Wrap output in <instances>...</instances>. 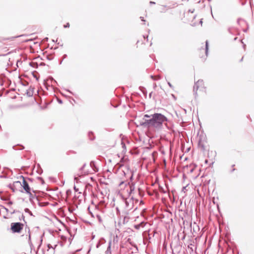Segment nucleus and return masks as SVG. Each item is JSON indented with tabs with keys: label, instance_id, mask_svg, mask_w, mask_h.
<instances>
[{
	"label": "nucleus",
	"instance_id": "nucleus-4",
	"mask_svg": "<svg viewBox=\"0 0 254 254\" xmlns=\"http://www.w3.org/2000/svg\"><path fill=\"white\" fill-rule=\"evenodd\" d=\"M24 225L21 222H12L10 224V230L13 233H20Z\"/></svg>",
	"mask_w": 254,
	"mask_h": 254
},
{
	"label": "nucleus",
	"instance_id": "nucleus-5",
	"mask_svg": "<svg viewBox=\"0 0 254 254\" xmlns=\"http://www.w3.org/2000/svg\"><path fill=\"white\" fill-rule=\"evenodd\" d=\"M208 42L207 41L205 42V49H203L202 50V53H204V55L201 56V58H204V59H206V58L207 56V53H208Z\"/></svg>",
	"mask_w": 254,
	"mask_h": 254
},
{
	"label": "nucleus",
	"instance_id": "nucleus-15",
	"mask_svg": "<svg viewBox=\"0 0 254 254\" xmlns=\"http://www.w3.org/2000/svg\"><path fill=\"white\" fill-rule=\"evenodd\" d=\"M126 203L127 205V201H126Z\"/></svg>",
	"mask_w": 254,
	"mask_h": 254
},
{
	"label": "nucleus",
	"instance_id": "nucleus-13",
	"mask_svg": "<svg viewBox=\"0 0 254 254\" xmlns=\"http://www.w3.org/2000/svg\"><path fill=\"white\" fill-rule=\"evenodd\" d=\"M95 214H96V216L98 217V214L95 213Z\"/></svg>",
	"mask_w": 254,
	"mask_h": 254
},
{
	"label": "nucleus",
	"instance_id": "nucleus-8",
	"mask_svg": "<svg viewBox=\"0 0 254 254\" xmlns=\"http://www.w3.org/2000/svg\"><path fill=\"white\" fill-rule=\"evenodd\" d=\"M165 8H166V7H165V6H162L161 7V12H163V11H164Z\"/></svg>",
	"mask_w": 254,
	"mask_h": 254
},
{
	"label": "nucleus",
	"instance_id": "nucleus-2",
	"mask_svg": "<svg viewBox=\"0 0 254 254\" xmlns=\"http://www.w3.org/2000/svg\"><path fill=\"white\" fill-rule=\"evenodd\" d=\"M193 90L196 94L206 92V87L202 80H198L194 84Z\"/></svg>",
	"mask_w": 254,
	"mask_h": 254
},
{
	"label": "nucleus",
	"instance_id": "nucleus-10",
	"mask_svg": "<svg viewBox=\"0 0 254 254\" xmlns=\"http://www.w3.org/2000/svg\"><path fill=\"white\" fill-rule=\"evenodd\" d=\"M90 207H88V210L89 211L90 213L91 214V215H92L93 217H94V215H93V214L92 212H90Z\"/></svg>",
	"mask_w": 254,
	"mask_h": 254
},
{
	"label": "nucleus",
	"instance_id": "nucleus-16",
	"mask_svg": "<svg viewBox=\"0 0 254 254\" xmlns=\"http://www.w3.org/2000/svg\"><path fill=\"white\" fill-rule=\"evenodd\" d=\"M150 3H154V2H153L152 1H150Z\"/></svg>",
	"mask_w": 254,
	"mask_h": 254
},
{
	"label": "nucleus",
	"instance_id": "nucleus-9",
	"mask_svg": "<svg viewBox=\"0 0 254 254\" xmlns=\"http://www.w3.org/2000/svg\"><path fill=\"white\" fill-rule=\"evenodd\" d=\"M64 27L65 28L69 27V24L68 23H67L66 25H64Z\"/></svg>",
	"mask_w": 254,
	"mask_h": 254
},
{
	"label": "nucleus",
	"instance_id": "nucleus-17",
	"mask_svg": "<svg viewBox=\"0 0 254 254\" xmlns=\"http://www.w3.org/2000/svg\"><path fill=\"white\" fill-rule=\"evenodd\" d=\"M123 183H124L123 182H122V183H121L120 185H122V184H123Z\"/></svg>",
	"mask_w": 254,
	"mask_h": 254
},
{
	"label": "nucleus",
	"instance_id": "nucleus-14",
	"mask_svg": "<svg viewBox=\"0 0 254 254\" xmlns=\"http://www.w3.org/2000/svg\"><path fill=\"white\" fill-rule=\"evenodd\" d=\"M201 53V50H200V51H199V54H200Z\"/></svg>",
	"mask_w": 254,
	"mask_h": 254
},
{
	"label": "nucleus",
	"instance_id": "nucleus-3",
	"mask_svg": "<svg viewBox=\"0 0 254 254\" xmlns=\"http://www.w3.org/2000/svg\"><path fill=\"white\" fill-rule=\"evenodd\" d=\"M18 186H21L26 193L30 194L31 193V188L24 177H22V182L20 181H16L14 182L13 187H16Z\"/></svg>",
	"mask_w": 254,
	"mask_h": 254
},
{
	"label": "nucleus",
	"instance_id": "nucleus-1",
	"mask_svg": "<svg viewBox=\"0 0 254 254\" xmlns=\"http://www.w3.org/2000/svg\"><path fill=\"white\" fill-rule=\"evenodd\" d=\"M151 118L146 120L141 125L147 127L149 128H160L163 123L167 121V118L161 114L155 113L151 116Z\"/></svg>",
	"mask_w": 254,
	"mask_h": 254
},
{
	"label": "nucleus",
	"instance_id": "nucleus-7",
	"mask_svg": "<svg viewBox=\"0 0 254 254\" xmlns=\"http://www.w3.org/2000/svg\"><path fill=\"white\" fill-rule=\"evenodd\" d=\"M28 239L30 241V239H31V235H30V230H28Z\"/></svg>",
	"mask_w": 254,
	"mask_h": 254
},
{
	"label": "nucleus",
	"instance_id": "nucleus-6",
	"mask_svg": "<svg viewBox=\"0 0 254 254\" xmlns=\"http://www.w3.org/2000/svg\"><path fill=\"white\" fill-rule=\"evenodd\" d=\"M151 77L154 80H158L160 78V76L159 75L151 76Z\"/></svg>",
	"mask_w": 254,
	"mask_h": 254
},
{
	"label": "nucleus",
	"instance_id": "nucleus-12",
	"mask_svg": "<svg viewBox=\"0 0 254 254\" xmlns=\"http://www.w3.org/2000/svg\"><path fill=\"white\" fill-rule=\"evenodd\" d=\"M2 47V43L1 42H0V48H1Z\"/></svg>",
	"mask_w": 254,
	"mask_h": 254
},
{
	"label": "nucleus",
	"instance_id": "nucleus-11",
	"mask_svg": "<svg viewBox=\"0 0 254 254\" xmlns=\"http://www.w3.org/2000/svg\"><path fill=\"white\" fill-rule=\"evenodd\" d=\"M144 117L145 118H149V117H150V116L148 115H145Z\"/></svg>",
	"mask_w": 254,
	"mask_h": 254
}]
</instances>
